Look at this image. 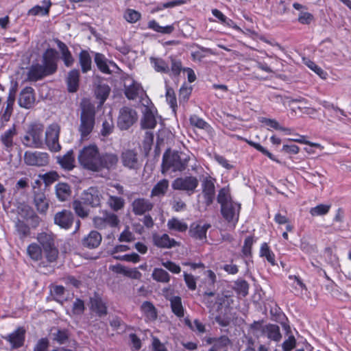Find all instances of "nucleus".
<instances>
[{"label":"nucleus","instance_id":"dca6fc26","mask_svg":"<svg viewBox=\"0 0 351 351\" xmlns=\"http://www.w3.org/2000/svg\"><path fill=\"white\" fill-rule=\"evenodd\" d=\"M240 208V204L233 202L221 206V213L228 223L234 226L239 219Z\"/></svg>","mask_w":351,"mask_h":351},{"label":"nucleus","instance_id":"3c124183","mask_svg":"<svg viewBox=\"0 0 351 351\" xmlns=\"http://www.w3.org/2000/svg\"><path fill=\"white\" fill-rule=\"evenodd\" d=\"M148 27L153 30L162 34H171L174 30L173 25L160 26L156 21H151Z\"/></svg>","mask_w":351,"mask_h":351},{"label":"nucleus","instance_id":"f3484780","mask_svg":"<svg viewBox=\"0 0 351 351\" xmlns=\"http://www.w3.org/2000/svg\"><path fill=\"white\" fill-rule=\"evenodd\" d=\"M119 162V157L116 154L106 152L100 154L98 162V172L103 169L112 171L117 168Z\"/></svg>","mask_w":351,"mask_h":351},{"label":"nucleus","instance_id":"393cba45","mask_svg":"<svg viewBox=\"0 0 351 351\" xmlns=\"http://www.w3.org/2000/svg\"><path fill=\"white\" fill-rule=\"evenodd\" d=\"M90 310L99 317L105 316L108 313L106 302L98 295L90 298Z\"/></svg>","mask_w":351,"mask_h":351},{"label":"nucleus","instance_id":"e2e57ef3","mask_svg":"<svg viewBox=\"0 0 351 351\" xmlns=\"http://www.w3.org/2000/svg\"><path fill=\"white\" fill-rule=\"evenodd\" d=\"M113 258L116 260L132 262L134 263L140 261V256L136 253H132L130 254H125L123 256H114Z\"/></svg>","mask_w":351,"mask_h":351},{"label":"nucleus","instance_id":"09e8293b","mask_svg":"<svg viewBox=\"0 0 351 351\" xmlns=\"http://www.w3.org/2000/svg\"><path fill=\"white\" fill-rule=\"evenodd\" d=\"M142 90V87L139 84L133 82L126 88L125 95L129 99H134Z\"/></svg>","mask_w":351,"mask_h":351},{"label":"nucleus","instance_id":"8fccbe9b","mask_svg":"<svg viewBox=\"0 0 351 351\" xmlns=\"http://www.w3.org/2000/svg\"><path fill=\"white\" fill-rule=\"evenodd\" d=\"M171 62V69H169V74L174 76H178L182 70L184 71L185 68L182 67V62L176 58L175 57L170 56L169 57Z\"/></svg>","mask_w":351,"mask_h":351},{"label":"nucleus","instance_id":"49530a36","mask_svg":"<svg viewBox=\"0 0 351 351\" xmlns=\"http://www.w3.org/2000/svg\"><path fill=\"white\" fill-rule=\"evenodd\" d=\"M189 121L191 125L193 127L205 130L208 132H210L212 130V128L207 122L195 114L191 116Z\"/></svg>","mask_w":351,"mask_h":351},{"label":"nucleus","instance_id":"cd10ccee","mask_svg":"<svg viewBox=\"0 0 351 351\" xmlns=\"http://www.w3.org/2000/svg\"><path fill=\"white\" fill-rule=\"evenodd\" d=\"M16 134L15 125L4 132L0 137L1 142L4 145L5 150L10 152L13 147V138Z\"/></svg>","mask_w":351,"mask_h":351},{"label":"nucleus","instance_id":"2eb2a0df","mask_svg":"<svg viewBox=\"0 0 351 351\" xmlns=\"http://www.w3.org/2000/svg\"><path fill=\"white\" fill-rule=\"evenodd\" d=\"M58 54L53 49H47L43 55L42 65L45 68L47 72L49 75H51L56 71L58 68Z\"/></svg>","mask_w":351,"mask_h":351},{"label":"nucleus","instance_id":"0eeeda50","mask_svg":"<svg viewBox=\"0 0 351 351\" xmlns=\"http://www.w3.org/2000/svg\"><path fill=\"white\" fill-rule=\"evenodd\" d=\"M199 185V180L193 176L179 177L175 179L171 184L174 190L184 191L187 195H191L195 191Z\"/></svg>","mask_w":351,"mask_h":351},{"label":"nucleus","instance_id":"f8f14e48","mask_svg":"<svg viewBox=\"0 0 351 351\" xmlns=\"http://www.w3.org/2000/svg\"><path fill=\"white\" fill-rule=\"evenodd\" d=\"M60 130L57 124H51L45 131V143L51 152H57L61 149L59 143Z\"/></svg>","mask_w":351,"mask_h":351},{"label":"nucleus","instance_id":"aec40b11","mask_svg":"<svg viewBox=\"0 0 351 351\" xmlns=\"http://www.w3.org/2000/svg\"><path fill=\"white\" fill-rule=\"evenodd\" d=\"M73 219V214L69 210L58 212L53 218L55 224L64 229H69L71 227Z\"/></svg>","mask_w":351,"mask_h":351},{"label":"nucleus","instance_id":"4d7b16f0","mask_svg":"<svg viewBox=\"0 0 351 351\" xmlns=\"http://www.w3.org/2000/svg\"><path fill=\"white\" fill-rule=\"evenodd\" d=\"M113 129H114V124H113L112 119L109 117L108 119L104 120L102 123L101 134L103 136H107L112 132Z\"/></svg>","mask_w":351,"mask_h":351},{"label":"nucleus","instance_id":"680f3d73","mask_svg":"<svg viewBox=\"0 0 351 351\" xmlns=\"http://www.w3.org/2000/svg\"><path fill=\"white\" fill-rule=\"evenodd\" d=\"M125 19L131 23H136L141 18V14L132 9H128L124 13Z\"/></svg>","mask_w":351,"mask_h":351},{"label":"nucleus","instance_id":"79ce46f5","mask_svg":"<svg viewBox=\"0 0 351 351\" xmlns=\"http://www.w3.org/2000/svg\"><path fill=\"white\" fill-rule=\"evenodd\" d=\"M95 62L98 69L104 73L110 74L111 73L108 64L107 59L99 53H97L95 56Z\"/></svg>","mask_w":351,"mask_h":351},{"label":"nucleus","instance_id":"c85d7f7f","mask_svg":"<svg viewBox=\"0 0 351 351\" xmlns=\"http://www.w3.org/2000/svg\"><path fill=\"white\" fill-rule=\"evenodd\" d=\"M56 195L57 198L64 202L69 199L71 195V186L65 182H59L55 186Z\"/></svg>","mask_w":351,"mask_h":351},{"label":"nucleus","instance_id":"bb28decb","mask_svg":"<svg viewBox=\"0 0 351 351\" xmlns=\"http://www.w3.org/2000/svg\"><path fill=\"white\" fill-rule=\"evenodd\" d=\"M57 162L64 170H72L75 167V158L73 156V152L70 150L64 156H58Z\"/></svg>","mask_w":351,"mask_h":351},{"label":"nucleus","instance_id":"9d476101","mask_svg":"<svg viewBox=\"0 0 351 351\" xmlns=\"http://www.w3.org/2000/svg\"><path fill=\"white\" fill-rule=\"evenodd\" d=\"M138 119L135 110L130 107H123L119 110L117 125L121 130H128Z\"/></svg>","mask_w":351,"mask_h":351},{"label":"nucleus","instance_id":"f257e3e1","mask_svg":"<svg viewBox=\"0 0 351 351\" xmlns=\"http://www.w3.org/2000/svg\"><path fill=\"white\" fill-rule=\"evenodd\" d=\"M80 123L78 130L82 139H88L95 123V106L88 100L80 103Z\"/></svg>","mask_w":351,"mask_h":351},{"label":"nucleus","instance_id":"c756f323","mask_svg":"<svg viewBox=\"0 0 351 351\" xmlns=\"http://www.w3.org/2000/svg\"><path fill=\"white\" fill-rule=\"evenodd\" d=\"M101 241V234L95 231H91L84 239H83V245L88 248H96L97 247Z\"/></svg>","mask_w":351,"mask_h":351},{"label":"nucleus","instance_id":"4be33fe9","mask_svg":"<svg viewBox=\"0 0 351 351\" xmlns=\"http://www.w3.org/2000/svg\"><path fill=\"white\" fill-rule=\"evenodd\" d=\"M25 329L19 327L11 334L3 337V338L11 344L12 349H16L23 346L25 341Z\"/></svg>","mask_w":351,"mask_h":351},{"label":"nucleus","instance_id":"473e14b6","mask_svg":"<svg viewBox=\"0 0 351 351\" xmlns=\"http://www.w3.org/2000/svg\"><path fill=\"white\" fill-rule=\"evenodd\" d=\"M80 71L77 69H73L68 73L67 85L68 90L71 93L77 91L79 86Z\"/></svg>","mask_w":351,"mask_h":351},{"label":"nucleus","instance_id":"4468645a","mask_svg":"<svg viewBox=\"0 0 351 351\" xmlns=\"http://www.w3.org/2000/svg\"><path fill=\"white\" fill-rule=\"evenodd\" d=\"M24 162L29 166L44 167L49 163V155L45 152L27 151L24 154Z\"/></svg>","mask_w":351,"mask_h":351},{"label":"nucleus","instance_id":"ddd939ff","mask_svg":"<svg viewBox=\"0 0 351 351\" xmlns=\"http://www.w3.org/2000/svg\"><path fill=\"white\" fill-rule=\"evenodd\" d=\"M214 295L213 292H205L203 295L204 302L210 308V311L219 312L228 302V295L223 293L217 294L215 298V301L213 300Z\"/></svg>","mask_w":351,"mask_h":351},{"label":"nucleus","instance_id":"0e129e2a","mask_svg":"<svg viewBox=\"0 0 351 351\" xmlns=\"http://www.w3.org/2000/svg\"><path fill=\"white\" fill-rule=\"evenodd\" d=\"M59 178V176L56 171H50L49 173H45L42 176V179L46 185H50Z\"/></svg>","mask_w":351,"mask_h":351},{"label":"nucleus","instance_id":"bf43d9fd","mask_svg":"<svg viewBox=\"0 0 351 351\" xmlns=\"http://www.w3.org/2000/svg\"><path fill=\"white\" fill-rule=\"evenodd\" d=\"M53 340L59 344L66 343L69 339V335L66 330H58L56 332L52 334Z\"/></svg>","mask_w":351,"mask_h":351},{"label":"nucleus","instance_id":"e433bc0d","mask_svg":"<svg viewBox=\"0 0 351 351\" xmlns=\"http://www.w3.org/2000/svg\"><path fill=\"white\" fill-rule=\"evenodd\" d=\"M167 226L171 230H175L180 232H185L188 229L187 223L176 217H172L169 219Z\"/></svg>","mask_w":351,"mask_h":351},{"label":"nucleus","instance_id":"5701e85b","mask_svg":"<svg viewBox=\"0 0 351 351\" xmlns=\"http://www.w3.org/2000/svg\"><path fill=\"white\" fill-rule=\"evenodd\" d=\"M154 245L160 248L170 249L179 245L174 239H171L167 234L162 235L154 234L152 236Z\"/></svg>","mask_w":351,"mask_h":351},{"label":"nucleus","instance_id":"f704fd0d","mask_svg":"<svg viewBox=\"0 0 351 351\" xmlns=\"http://www.w3.org/2000/svg\"><path fill=\"white\" fill-rule=\"evenodd\" d=\"M34 204L38 211L41 213H45L49 207L48 201L45 197V195L41 191L35 192Z\"/></svg>","mask_w":351,"mask_h":351},{"label":"nucleus","instance_id":"6ab92c4d","mask_svg":"<svg viewBox=\"0 0 351 351\" xmlns=\"http://www.w3.org/2000/svg\"><path fill=\"white\" fill-rule=\"evenodd\" d=\"M101 198V192L95 187L88 188L81 195L83 203L92 207L100 206Z\"/></svg>","mask_w":351,"mask_h":351},{"label":"nucleus","instance_id":"a211bd4d","mask_svg":"<svg viewBox=\"0 0 351 351\" xmlns=\"http://www.w3.org/2000/svg\"><path fill=\"white\" fill-rule=\"evenodd\" d=\"M121 162L123 166L128 169L136 170L141 167L137 153L131 149H126L122 152Z\"/></svg>","mask_w":351,"mask_h":351},{"label":"nucleus","instance_id":"58836bf2","mask_svg":"<svg viewBox=\"0 0 351 351\" xmlns=\"http://www.w3.org/2000/svg\"><path fill=\"white\" fill-rule=\"evenodd\" d=\"M141 311L148 321H154L157 318V312L154 305L149 302H145L141 306Z\"/></svg>","mask_w":351,"mask_h":351},{"label":"nucleus","instance_id":"6e6552de","mask_svg":"<svg viewBox=\"0 0 351 351\" xmlns=\"http://www.w3.org/2000/svg\"><path fill=\"white\" fill-rule=\"evenodd\" d=\"M144 109L142 110L143 116L141 119V127L143 129H153L157 123L156 110L148 99H143Z\"/></svg>","mask_w":351,"mask_h":351},{"label":"nucleus","instance_id":"a19ab883","mask_svg":"<svg viewBox=\"0 0 351 351\" xmlns=\"http://www.w3.org/2000/svg\"><path fill=\"white\" fill-rule=\"evenodd\" d=\"M169 188V181L167 179L160 180L152 189V196L164 195Z\"/></svg>","mask_w":351,"mask_h":351},{"label":"nucleus","instance_id":"412c9836","mask_svg":"<svg viewBox=\"0 0 351 351\" xmlns=\"http://www.w3.org/2000/svg\"><path fill=\"white\" fill-rule=\"evenodd\" d=\"M35 100L34 89L32 87H25L20 93L18 102L21 108L29 109L34 106Z\"/></svg>","mask_w":351,"mask_h":351},{"label":"nucleus","instance_id":"69168bd1","mask_svg":"<svg viewBox=\"0 0 351 351\" xmlns=\"http://www.w3.org/2000/svg\"><path fill=\"white\" fill-rule=\"evenodd\" d=\"M235 285L236 290L239 294L242 295L243 296L247 295L249 285L245 280H238Z\"/></svg>","mask_w":351,"mask_h":351},{"label":"nucleus","instance_id":"7ed1b4c3","mask_svg":"<svg viewBox=\"0 0 351 351\" xmlns=\"http://www.w3.org/2000/svg\"><path fill=\"white\" fill-rule=\"evenodd\" d=\"M100 152L98 147L95 144L84 147L77 156L80 165L85 169L93 172H98V162Z\"/></svg>","mask_w":351,"mask_h":351},{"label":"nucleus","instance_id":"423d86ee","mask_svg":"<svg viewBox=\"0 0 351 351\" xmlns=\"http://www.w3.org/2000/svg\"><path fill=\"white\" fill-rule=\"evenodd\" d=\"M250 327L254 330L259 332L261 335L267 337L271 341L279 342L282 339L280 327L278 325L273 324L263 325L261 322H254Z\"/></svg>","mask_w":351,"mask_h":351},{"label":"nucleus","instance_id":"1a4fd4ad","mask_svg":"<svg viewBox=\"0 0 351 351\" xmlns=\"http://www.w3.org/2000/svg\"><path fill=\"white\" fill-rule=\"evenodd\" d=\"M101 215L95 216L93 219V225L99 230L106 229L107 227L114 228L119 223L117 215L108 210H102Z\"/></svg>","mask_w":351,"mask_h":351},{"label":"nucleus","instance_id":"338daca9","mask_svg":"<svg viewBox=\"0 0 351 351\" xmlns=\"http://www.w3.org/2000/svg\"><path fill=\"white\" fill-rule=\"evenodd\" d=\"M313 20V16L307 12L301 10L298 14V21L304 25L310 24Z\"/></svg>","mask_w":351,"mask_h":351},{"label":"nucleus","instance_id":"5fc2aeb1","mask_svg":"<svg viewBox=\"0 0 351 351\" xmlns=\"http://www.w3.org/2000/svg\"><path fill=\"white\" fill-rule=\"evenodd\" d=\"M260 254L261 256H265L267 261L272 265H275V259L274 253L269 250V246L266 243L262 244L261 247Z\"/></svg>","mask_w":351,"mask_h":351},{"label":"nucleus","instance_id":"7c9ffc66","mask_svg":"<svg viewBox=\"0 0 351 351\" xmlns=\"http://www.w3.org/2000/svg\"><path fill=\"white\" fill-rule=\"evenodd\" d=\"M210 227L209 224L203 226L199 224H192L189 230V234L195 239L202 240L206 239L207 230Z\"/></svg>","mask_w":351,"mask_h":351},{"label":"nucleus","instance_id":"37998d69","mask_svg":"<svg viewBox=\"0 0 351 351\" xmlns=\"http://www.w3.org/2000/svg\"><path fill=\"white\" fill-rule=\"evenodd\" d=\"M43 252V249L35 243L30 244L27 248L28 256L34 261L40 260Z\"/></svg>","mask_w":351,"mask_h":351},{"label":"nucleus","instance_id":"9b49d317","mask_svg":"<svg viewBox=\"0 0 351 351\" xmlns=\"http://www.w3.org/2000/svg\"><path fill=\"white\" fill-rule=\"evenodd\" d=\"M215 179L211 176H206L201 182L202 195L206 207L210 206L215 197Z\"/></svg>","mask_w":351,"mask_h":351},{"label":"nucleus","instance_id":"052dcab7","mask_svg":"<svg viewBox=\"0 0 351 351\" xmlns=\"http://www.w3.org/2000/svg\"><path fill=\"white\" fill-rule=\"evenodd\" d=\"M110 93V88L106 85L99 86L96 90L97 97L101 100L102 104L108 97Z\"/></svg>","mask_w":351,"mask_h":351},{"label":"nucleus","instance_id":"b1692460","mask_svg":"<svg viewBox=\"0 0 351 351\" xmlns=\"http://www.w3.org/2000/svg\"><path fill=\"white\" fill-rule=\"evenodd\" d=\"M153 206V204L145 198L135 199L132 203V211L136 215H144L146 212L151 210Z\"/></svg>","mask_w":351,"mask_h":351},{"label":"nucleus","instance_id":"20e7f679","mask_svg":"<svg viewBox=\"0 0 351 351\" xmlns=\"http://www.w3.org/2000/svg\"><path fill=\"white\" fill-rule=\"evenodd\" d=\"M44 127L42 124L33 123L29 124L25 134L21 138L23 145L27 147L40 149L43 147V135Z\"/></svg>","mask_w":351,"mask_h":351},{"label":"nucleus","instance_id":"13d9d810","mask_svg":"<svg viewBox=\"0 0 351 351\" xmlns=\"http://www.w3.org/2000/svg\"><path fill=\"white\" fill-rule=\"evenodd\" d=\"M330 207V205L319 204L315 207L311 208L310 210V213L312 216H322L328 213Z\"/></svg>","mask_w":351,"mask_h":351},{"label":"nucleus","instance_id":"6e6d98bb","mask_svg":"<svg viewBox=\"0 0 351 351\" xmlns=\"http://www.w3.org/2000/svg\"><path fill=\"white\" fill-rule=\"evenodd\" d=\"M15 227L16 230L21 239L29 235L30 232L29 228L23 221L19 220L16 223Z\"/></svg>","mask_w":351,"mask_h":351},{"label":"nucleus","instance_id":"4c0bfd02","mask_svg":"<svg viewBox=\"0 0 351 351\" xmlns=\"http://www.w3.org/2000/svg\"><path fill=\"white\" fill-rule=\"evenodd\" d=\"M150 62L156 72L169 73L170 71L168 63L162 58L151 57Z\"/></svg>","mask_w":351,"mask_h":351},{"label":"nucleus","instance_id":"864d4df0","mask_svg":"<svg viewBox=\"0 0 351 351\" xmlns=\"http://www.w3.org/2000/svg\"><path fill=\"white\" fill-rule=\"evenodd\" d=\"M166 99L167 101L170 105V107L172 109L173 112L176 114L177 108V100L174 90L171 88L167 87Z\"/></svg>","mask_w":351,"mask_h":351},{"label":"nucleus","instance_id":"603ef678","mask_svg":"<svg viewBox=\"0 0 351 351\" xmlns=\"http://www.w3.org/2000/svg\"><path fill=\"white\" fill-rule=\"evenodd\" d=\"M80 200H75L73 202V208L75 213L81 218H86L88 216L89 210L86 209Z\"/></svg>","mask_w":351,"mask_h":351},{"label":"nucleus","instance_id":"72a5a7b5","mask_svg":"<svg viewBox=\"0 0 351 351\" xmlns=\"http://www.w3.org/2000/svg\"><path fill=\"white\" fill-rule=\"evenodd\" d=\"M106 204L113 211L117 212L124 208L125 202L123 197L108 194Z\"/></svg>","mask_w":351,"mask_h":351},{"label":"nucleus","instance_id":"a18cd8bd","mask_svg":"<svg viewBox=\"0 0 351 351\" xmlns=\"http://www.w3.org/2000/svg\"><path fill=\"white\" fill-rule=\"evenodd\" d=\"M43 5L39 6L36 5L34 8H32L29 11V14L32 16L36 15H46L49 13V7L51 4L50 0H44L43 2Z\"/></svg>","mask_w":351,"mask_h":351},{"label":"nucleus","instance_id":"774afa93","mask_svg":"<svg viewBox=\"0 0 351 351\" xmlns=\"http://www.w3.org/2000/svg\"><path fill=\"white\" fill-rule=\"evenodd\" d=\"M51 292L56 301L61 302L63 298L62 295L64 292V288L62 286L57 285L53 287Z\"/></svg>","mask_w":351,"mask_h":351},{"label":"nucleus","instance_id":"39448f33","mask_svg":"<svg viewBox=\"0 0 351 351\" xmlns=\"http://www.w3.org/2000/svg\"><path fill=\"white\" fill-rule=\"evenodd\" d=\"M36 239L42 246L47 261L49 263L55 262L59 254L55 246V235L51 232H42L37 234Z\"/></svg>","mask_w":351,"mask_h":351},{"label":"nucleus","instance_id":"de8ad7c7","mask_svg":"<svg viewBox=\"0 0 351 351\" xmlns=\"http://www.w3.org/2000/svg\"><path fill=\"white\" fill-rule=\"evenodd\" d=\"M152 276L153 279L158 282L167 283L170 280V276L168 272L160 268H155Z\"/></svg>","mask_w":351,"mask_h":351},{"label":"nucleus","instance_id":"c9c22d12","mask_svg":"<svg viewBox=\"0 0 351 351\" xmlns=\"http://www.w3.org/2000/svg\"><path fill=\"white\" fill-rule=\"evenodd\" d=\"M79 62L82 73H86L91 70L92 60L87 51L82 50L80 51L79 54Z\"/></svg>","mask_w":351,"mask_h":351},{"label":"nucleus","instance_id":"c03bdc74","mask_svg":"<svg viewBox=\"0 0 351 351\" xmlns=\"http://www.w3.org/2000/svg\"><path fill=\"white\" fill-rule=\"evenodd\" d=\"M217 199L221 206L233 202L229 188H221L218 192Z\"/></svg>","mask_w":351,"mask_h":351},{"label":"nucleus","instance_id":"f03ea898","mask_svg":"<svg viewBox=\"0 0 351 351\" xmlns=\"http://www.w3.org/2000/svg\"><path fill=\"white\" fill-rule=\"evenodd\" d=\"M189 156L182 152L168 150L162 156V173L171 170L173 172L184 171L189 161Z\"/></svg>","mask_w":351,"mask_h":351},{"label":"nucleus","instance_id":"2f4dec72","mask_svg":"<svg viewBox=\"0 0 351 351\" xmlns=\"http://www.w3.org/2000/svg\"><path fill=\"white\" fill-rule=\"evenodd\" d=\"M56 43L61 52L62 59L63 60L65 66L67 67L71 66L74 62V59L67 46L58 39L56 40Z\"/></svg>","mask_w":351,"mask_h":351},{"label":"nucleus","instance_id":"a878e982","mask_svg":"<svg viewBox=\"0 0 351 351\" xmlns=\"http://www.w3.org/2000/svg\"><path fill=\"white\" fill-rule=\"evenodd\" d=\"M50 75L42 64H36L31 66L27 76L30 81H38L45 76Z\"/></svg>","mask_w":351,"mask_h":351},{"label":"nucleus","instance_id":"ea45409f","mask_svg":"<svg viewBox=\"0 0 351 351\" xmlns=\"http://www.w3.org/2000/svg\"><path fill=\"white\" fill-rule=\"evenodd\" d=\"M173 313L179 317L184 316V308L182 304L181 298L179 296H173L169 300Z\"/></svg>","mask_w":351,"mask_h":351}]
</instances>
